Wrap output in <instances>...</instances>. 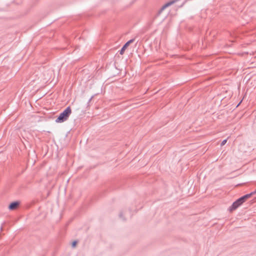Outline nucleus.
<instances>
[{
	"label": "nucleus",
	"instance_id": "nucleus-1",
	"mask_svg": "<svg viewBox=\"0 0 256 256\" xmlns=\"http://www.w3.org/2000/svg\"><path fill=\"white\" fill-rule=\"evenodd\" d=\"M72 113V109L70 106H68L58 116L55 122L57 123H61L66 121Z\"/></svg>",
	"mask_w": 256,
	"mask_h": 256
},
{
	"label": "nucleus",
	"instance_id": "nucleus-2",
	"mask_svg": "<svg viewBox=\"0 0 256 256\" xmlns=\"http://www.w3.org/2000/svg\"><path fill=\"white\" fill-rule=\"evenodd\" d=\"M242 206V204L237 199L236 201H234L230 206L228 208V210L230 212H232L234 210H236L238 208Z\"/></svg>",
	"mask_w": 256,
	"mask_h": 256
},
{
	"label": "nucleus",
	"instance_id": "nucleus-3",
	"mask_svg": "<svg viewBox=\"0 0 256 256\" xmlns=\"http://www.w3.org/2000/svg\"><path fill=\"white\" fill-rule=\"evenodd\" d=\"M135 39L132 38L129 40H128L122 48L120 50H119V53L120 54L122 55L124 54V51L127 48L130 46V44L132 43L134 41Z\"/></svg>",
	"mask_w": 256,
	"mask_h": 256
},
{
	"label": "nucleus",
	"instance_id": "nucleus-4",
	"mask_svg": "<svg viewBox=\"0 0 256 256\" xmlns=\"http://www.w3.org/2000/svg\"><path fill=\"white\" fill-rule=\"evenodd\" d=\"M20 201H14L9 204L8 209L10 210H15L20 206Z\"/></svg>",
	"mask_w": 256,
	"mask_h": 256
},
{
	"label": "nucleus",
	"instance_id": "nucleus-5",
	"mask_svg": "<svg viewBox=\"0 0 256 256\" xmlns=\"http://www.w3.org/2000/svg\"><path fill=\"white\" fill-rule=\"evenodd\" d=\"M176 1H177V0H172V1L166 2L164 5L166 6V8L168 6H169L172 5V4H174V3H175Z\"/></svg>",
	"mask_w": 256,
	"mask_h": 256
},
{
	"label": "nucleus",
	"instance_id": "nucleus-6",
	"mask_svg": "<svg viewBox=\"0 0 256 256\" xmlns=\"http://www.w3.org/2000/svg\"><path fill=\"white\" fill-rule=\"evenodd\" d=\"M176 1H177V0H172V1L166 2L164 5L166 6V8L168 6H169L172 5V4H174V3H175Z\"/></svg>",
	"mask_w": 256,
	"mask_h": 256
},
{
	"label": "nucleus",
	"instance_id": "nucleus-7",
	"mask_svg": "<svg viewBox=\"0 0 256 256\" xmlns=\"http://www.w3.org/2000/svg\"><path fill=\"white\" fill-rule=\"evenodd\" d=\"M238 201L240 202V203L242 204V205L246 202V200L243 198V196H241L238 199Z\"/></svg>",
	"mask_w": 256,
	"mask_h": 256
},
{
	"label": "nucleus",
	"instance_id": "nucleus-8",
	"mask_svg": "<svg viewBox=\"0 0 256 256\" xmlns=\"http://www.w3.org/2000/svg\"><path fill=\"white\" fill-rule=\"evenodd\" d=\"M166 8V6H164V5L160 9L158 10V14L159 15Z\"/></svg>",
	"mask_w": 256,
	"mask_h": 256
},
{
	"label": "nucleus",
	"instance_id": "nucleus-9",
	"mask_svg": "<svg viewBox=\"0 0 256 256\" xmlns=\"http://www.w3.org/2000/svg\"><path fill=\"white\" fill-rule=\"evenodd\" d=\"M242 196L246 200L248 199L249 198H250L251 197L250 194H246L243 196Z\"/></svg>",
	"mask_w": 256,
	"mask_h": 256
},
{
	"label": "nucleus",
	"instance_id": "nucleus-10",
	"mask_svg": "<svg viewBox=\"0 0 256 256\" xmlns=\"http://www.w3.org/2000/svg\"><path fill=\"white\" fill-rule=\"evenodd\" d=\"M123 214H124V212H121L120 214H119V217L120 218H122V220L124 221H125L126 220V218H123Z\"/></svg>",
	"mask_w": 256,
	"mask_h": 256
},
{
	"label": "nucleus",
	"instance_id": "nucleus-11",
	"mask_svg": "<svg viewBox=\"0 0 256 256\" xmlns=\"http://www.w3.org/2000/svg\"><path fill=\"white\" fill-rule=\"evenodd\" d=\"M78 244V242L76 240H74L72 243V248H74Z\"/></svg>",
	"mask_w": 256,
	"mask_h": 256
},
{
	"label": "nucleus",
	"instance_id": "nucleus-12",
	"mask_svg": "<svg viewBox=\"0 0 256 256\" xmlns=\"http://www.w3.org/2000/svg\"><path fill=\"white\" fill-rule=\"evenodd\" d=\"M226 142H227V139H225V140H223L220 144V146H224L226 144Z\"/></svg>",
	"mask_w": 256,
	"mask_h": 256
},
{
	"label": "nucleus",
	"instance_id": "nucleus-13",
	"mask_svg": "<svg viewBox=\"0 0 256 256\" xmlns=\"http://www.w3.org/2000/svg\"><path fill=\"white\" fill-rule=\"evenodd\" d=\"M256 194V190H255L254 191L250 193V196H254Z\"/></svg>",
	"mask_w": 256,
	"mask_h": 256
},
{
	"label": "nucleus",
	"instance_id": "nucleus-14",
	"mask_svg": "<svg viewBox=\"0 0 256 256\" xmlns=\"http://www.w3.org/2000/svg\"><path fill=\"white\" fill-rule=\"evenodd\" d=\"M93 98H94V96H91V98H90V100H88V104H89V103L90 102V101H91V100H92Z\"/></svg>",
	"mask_w": 256,
	"mask_h": 256
}]
</instances>
